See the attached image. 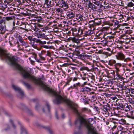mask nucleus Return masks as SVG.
<instances>
[{"label":"nucleus","mask_w":134,"mask_h":134,"mask_svg":"<svg viewBox=\"0 0 134 134\" xmlns=\"http://www.w3.org/2000/svg\"><path fill=\"white\" fill-rule=\"evenodd\" d=\"M76 19L79 21L82 20L84 18L82 15L79 14H76Z\"/></svg>","instance_id":"nucleus-10"},{"label":"nucleus","mask_w":134,"mask_h":134,"mask_svg":"<svg viewBox=\"0 0 134 134\" xmlns=\"http://www.w3.org/2000/svg\"><path fill=\"white\" fill-rule=\"evenodd\" d=\"M7 4H4L3 3L2 1L0 2V7L2 8L1 9L3 10L4 11V10L5 9L7 8Z\"/></svg>","instance_id":"nucleus-9"},{"label":"nucleus","mask_w":134,"mask_h":134,"mask_svg":"<svg viewBox=\"0 0 134 134\" xmlns=\"http://www.w3.org/2000/svg\"><path fill=\"white\" fill-rule=\"evenodd\" d=\"M12 88L15 91L18 92L21 97L23 96L24 95V94L23 92L19 87H18V86H16L14 84H12Z\"/></svg>","instance_id":"nucleus-5"},{"label":"nucleus","mask_w":134,"mask_h":134,"mask_svg":"<svg viewBox=\"0 0 134 134\" xmlns=\"http://www.w3.org/2000/svg\"><path fill=\"white\" fill-rule=\"evenodd\" d=\"M127 133L126 131H122L121 133V134H126V133Z\"/></svg>","instance_id":"nucleus-64"},{"label":"nucleus","mask_w":134,"mask_h":134,"mask_svg":"<svg viewBox=\"0 0 134 134\" xmlns=\"http://www.w3.org/2000/svg\"><path fill=\"white\" fill-rule=\"evenodd\" d=\"M114 37V36H108L107 37V39H109V40H111L113 39Z\"/></svg>","instance_id":"nucleus-46"},{"label":"nucleus","mask_w":134,"mask_h":134,"mask_svg":"<svg viewBox=\"0 0 134 134\" xmlns=\"http://www.w3.org/2000/svg\"><path fill=\"white\" fill-rule=\"evenodd\" d=\"M18 39L21 43H22L23 45H24V44H25V43L24 42V40L22 38L20 35L18 36Z\"/></svg>","instance_id":"nucleus-21"},{"label":"nucleus","mask_w":134,"mask_h":134,"mask_svg":"<svg viewBox=\"0 0 134 134\" xmlns=\"http://www.w3.org/2000/svg\"><path fill=\"white\" fill-rule=\"evenodd\" d=\"M32 25L31 24H24L25 26L24 28L21 27V29L25 30L26 31H31L32 30L34 31L36 30V27L33 24Z\"/></svg>","instance_id":"nucleus-2"},{"label":"nucleus","mask_w":134,"mask_h":134,"mask_svg":"<svg viewBox=\"0 0 134 134\" xmlns=\"http://www.w3.org/2000/svg\"><path fill=\"white\" fill-rule=\"evenodd\" d=\"M93 33V31L91 30H87V29L84 30V36H90Z\"/></svg>","instance_id":"nucleus-6"},{"label":"nucleus","mask_w":134,"mask_h":134,"mask_svg":"<svg viewBox=\"0 0 134 134\" xmlns=\"http://www.w3.org/2000/svg\"><path fill=\"white\" fill-rule=\"evenodd\" d=\"M28 113L30 114H32V112H31V111L30 110H28Z\"/></svg>","instance_id":"nucleus-63"},{"label":"nucleus","mask_w":134,"mask_h":134,"mask_svg":"<svg viewBox=\"0 0 134 134\" xmlns=\"http://www.w3.org/2000/svg\"><path fill=\"white\" fill-rule=\"evenodd\" d=\"M80 70H86L88 71H90V70L86 66H83L81 68Z\"/></svg>","instance_id":"nucleus-22"},{"label":"nucleus","mask_w":134,"mask_h":134,"mask_svg":"<svg viewBox=\"0 0 134 134\" xmlns=\"http://www.w3.org/2000/svg\"><path fill=\"white\" fill-rule=\"evenodd\" d=\"M32 55L34 56V57L35 59H36V61H37L38 62H39L40 61L38 59H36V57H37V55L36 54L34 53H31Z\"/></svg>","instance_id":"nucleus-31"},{"label":"nucleus","mask_w":134,"mask_h":134,"mask_svg":"<svg viewBox=\"0 0 134 134\" xmlns=\"http://www.w3.org/2000/svg\"><path fill=\"white\" fill-rule=\"evenodd\" d=\"M71 30L72 32V35L73 36H76L77 35V29L75 28H71Z\"/></svg>","instance_id":"nucleus-13"},{"label":"nucleus","mask_w":134,"mask_h":134,"mask_svg":"<svg viewBox=\"0 0 134 134\" xmlns=\"http://www.w3.org/2000/svg\"><path fill=\"white\" fill-rule=\"evenodd\" d=\"M35 34V35L37 36V38H44L46 36L44 33L40 31H38Z\"/></svg>","instance_id":"nucleus-7"},{"label":"nucleus","mask_w":134,"mask_h":134,"mask_svg":"<svg viewBox=\"0 0 134 134\" xmlns=\"http://www.w3.org/2000/svg\"><path fill=\"white\" fill-rule=\"evenodd\" d=\"M39 57L42 60H44L45 59V58H44V57L42 56V55L40 54H39Z\"/></svg>","instance_id":"nucleus-42"},{"label":"nucleus","mask_w":134,"mask_h":134,"mask_svg":"<svg viewBox=\"0 0 134 134\" xmlns=\"http://www.w3.org/2000/svg\"><path fill=\"white\" fill-rule=\"evenodd\" d=\"M129 101L131 103L134 104V98H130L129 99Z\"/></svg>","instance_id":"nucleus-35"},{"label":"nucleus","mask_w":134,"mask_h":134,"mask_svg":"<svg viewBox=\"0 0 134 134\" xmlns=\"http://www.w3.org/2000/svg\"><path fill=\"white\" fill-rule=\"evenodd\" d=\"M48 131L50 134H54V132L50 129H48Z\"/></svg>","instance_id":"nucleus-45"},{"label":"nucleus","mask_w":134,"mask_h":134,"mask_svg":"<svg viewBox=\"0 0 134 134\" xmlns=\"http://www.w3.org/2000/svg\"><path fill=\"white\" fill-rule=\"evenodd\" d=\"M28 39L31 42H30L29 43L30 44H31L32 46L33 47H36L34 44V43L33 42H32V37L31 36H29L27 37Z\"/></svg>","instance_id":"nucleus-15"},{"label":"nucleus","mask_w":134,"mask_h":134,"mask_svg":"<svg viewBox=\"0 0 134 134\" xmlns=\"http://www.w3.org/2000/svg\"><path fill=\"white\" fill-rule=\"evenodd\" d=\"M101 19L96 18V19L94 20V21L95 25H99L101 24L102 21Z\"/></svg>","instance_id":"nucleus-11"},{"label":"nucleus","mask_w":134,"mask_h":134,"mask_svg":"<svg viewBox=\"0 0 134 134\" xmlns=\"http://www.w3.org/2000/svg\"><path fill=\"white\" fill-rule=\"evenodd\" d=\"M74 16L75 14L73 12H70L67 15L68 17L70 19L74 18Z\"/></svg>","instance_id":"nucleus-18"},{"label":"nucleus","mask_w":134,"mask_h":134,"mask_svg":"<svg viewBox=\"0 0 134 134\" xmlns=\"http://www.w3.org/2000/svg\"><path fill=\"white\" fill-rule=\"evenodd\" d=\"M41 41L39 39H36V42L37 43H39L40 44L41 42Z\"/></svg>","instance_id":"nucleus-55"},{"label":"nucleus","mask_w":134,"mask_h":134,"mask_svg":"<svg viewBox=\"0 0 134 134\" xmlns=\"http://www.w3.org/2000/svg\"><path fill=\"white\" fill-rule=\"evenodd\" d=\"M91 3L88 0H86L85 2V4H86L87 5H88V6L90 7V4H91Z\"/></svg>","instance_id":"nucleus-32"},{"label":"nucleus","mask_w":134,"mask_h":134,"mask_svg":"<svg viewBox=\"0 0 134 134\" xmlns=\"http://www.w3.org/2000/svg\"><path fill=\"white\" fill-rule=\"evenodd\" d=\"M132 30H127V33L129 34H131L132 33Z\"/></svg>","instance_id":"nucleus-47"},{"label":"nucleus","mask_w":134,"mask_h":134,"mask_svg":"<svg viewBox=\"0 0 134 134\" xmlns=\"http://www.w3.org/2000/svg\"><path fill=\"white\" fill-rule=\"evenodd\" d=\"M81 111L82 112H87L88 113H90L91 112V111L90 109L86 108H82L81 109Z\"/></svg>","instance_id":"nucleus-14"},{"label":"nucleus","mask_w":134,"mask_h":134,"mask_svg":"<svg viewBox=\"0 0 134 134\" xmlns=\"http://www.w3.org/2000/svg\"><path fill=\"white\" fill-rule=\"evenodd\" d=\"M134 6V1H133V2H129L127 4V6L125 7L127 8V7H132Z\"/></svg>","instance_id":"nucleus-16"},{"label":"nucleus","mask_w":134,"mask_h":134,"mask_svg":"<svg viewBox=\"0 0 134 134\" xmlns=\"http://www.w3.org/2000/svg\"><path fill=\"white\" fill-rule=\"evenodd\" d=\"M92 2L94 3L98 6V3H99V2H98V1H97L96 0H93Z\"/></svg>","instance_id":"nucleus-44"},{"label":"nucleus","mask_w":134,"mask_h":134,"mask_svg":"<svg viewBox=\"0 0 134 134\" xmlns=\"http://www.w3.org/2000/svg\"><path fill=\"white\" fill-rule=\"evenodd\" d=\"M62 7H64L65 9L68 8V5L67 3H66L64 1H62Z\"/></svg>","instance_id":"nucleus-17"},{"label":"nucleus","mask_w":134,"mask_h":134,"mask_svg":"<svg viewBox=\"0 0 134 134\" xmlns=\"http://www.w3.org/2000/svg\"><path fill=\"white\" fill-rule=\"evenodd\" d=\"M38 26L40 27H42L43 26V25L40 24H38Z\"/></svg>","instance_id":"nucleus-62"},{"label":"nucleus","mask_w":134,"mask_h":134,"mask_svg":"<svg viewBox=\"0 0 134 134\" xmlns=\"http://www.w3.org/2000/svg\"><path fill=\"white\" fill-rule=\"evenodd\" d=\"M118 107L119 108L122 109L124 108V106L123 104L122 103H119L118 105Z\"/></svg>","instance_id":"nucleus-24"},{"label":"nucleus","mask_w":134,"mask_h":134,"mask_svg":"<svg viewBox=\"0 0 134 134\" xmlns=\"http://www.w3.org/2000/svg\"><path fill=\"white\" fill-rule=\"evenodd\" d=\"M60 8H57L56 9V11L58 12H60Z\"/></svg>","instance_id":"nucleus-57"},{"label":"nucleus","mask_w":134,"mask_h":134,"mask_svg":"<svg viewBox=\"0 0 134 134\" xmlns=\"http://www.w3.org/2000/svg\"><path fill=\"white\" fill-rule=\"evenodd\" d=\"M4 29V27L1 24H0V30H3Z\"/></svg>","instance_id":"nucleus-51"},{"label":"nucleus","mask_w":134,"mask_h":134,"mask_svg":"<svg viewBox=\"0 0 134 134\" xmlns=\"http://www.w3.org/2000/svg\"><path fill=\"white\" fill-rule=\"evenodd\" d=\"M71 40L73 42H74L78 43L79 42V40L75 38H72L71 39Z\"/></svg>","instance_id":"nucleus-27"},{"label":"nucleus","mask_w":134,"mask_h":134,"mask_svg":"<svg viewBox=\"0 0 134 134\" xmlns=\"http://www.w3.org/2000/svg\"><path fill=\"white\" fill-rule=\"evenodd\" d=\"M131 115L129 116L130 118L134 119V110L132 111L131 113Z\"/></svg>","instance_id":"nucleus-26"},{"label":"nucleus","mask_w":134,"mask_h":134,"mask_svg":"<svg viewBox=\"0 0 134 134\" xmlns=\"http://www.w3.org/2000/svg\"><path fill=\"white\" fill-rule=\"evenodd\" d=\"M115 67H121V64L120 63H117L115 64L114 65Z\"/></svg>","instance_id":"nucleus-37"},{"label":"nucleus","mask_w":134,"mask_h":134,"mask_svg":"<svg viewBox=\"0 0 134 134\" xmlns=\"http://www.w3.org/2000/svg\"><path fill=\"white\" fill-rule=\"evenodd\" d=\"M23 83L27 87V88H30V85L28 83L26 82H23Z\"/></svg>","instance_id":"nucleus-28"},{"label":"nucleus","mask_w":134,"mask_h":134,"mask_svg":"<svg viewBox=\"0 0 134 134\" xmlns=\"http://www.w3.org/2000/svg\"><path fill=\"white\" fill-rule=\"evenodd\" d=\"M49 0H45V2L44 3V5H46V7L47 8H49V6L48 5Z\"/></svg>","instance_id":"nucleus-25"},{"label":"nucleus","mask_w":134,"mask_h":134,"mask_svg":"<svg viewBox=\"0 0 134 134\" xmlns=\"http://www.w3.org/2000/svg\"><path fill=\"white\" fill-rule=\"evenodd\" d=\"M46 43V42L45 41H41L40 44H45Z\"/></svg>","instance_id":"nucleus-56"},{"label":"nucleus","mask_w":134,"mask_h":134,"mask_svg":"<svg viewBox=\"0 0 134 134\" xmlns=\"http://www.w3.org/2000/svg\"><path fill=\"white\" fill-rule=\"evenodd\" d=\"M25 50L27 51H29L30 49V47L29 46L25 47Z\"/></svg>","instance_id":"nucleus-40"},{"label":"nucleus","mask_w":134,"mask_h":134,"mask_svg":"<svg viewBox=\"0 0 134 134\" xmlns=\"http://www.w3.org/2000/svg\"><path fill=\"white\" fill-rule=\"evenodd\" d=\"M123 17L124 15H123L120 14L118 16V18H119V19H120L123 18Z\"/></svg>","instance_id":"nucleus-48"},{"label":"nucleus","mask_w":134,"mask_h":134,"mask_svg":"<svg viewBox=\"0 0 134 134\" xmlns=\"http://www.w3.org/2000/svg\"><path fill=\"white\" fill-rule=\"evenodd\" d=\"M116 61L114 60H110L109 62V64L110 65H113V64H115Z\"/></svg>","instance_id":"nucleus-19"},{"label":"nucleus","mask_w":134,"mask_h":134,"mask_svg":"<svg viewBox=\"0 0 134 134\" xmlns=\"http://www.w3.org/2000/svg\"><path fill=\"white\" fill-rule=\"evenodd\" d=\"M77 56L79 58L81 59L82 60L83 59H82V58H83L84 57V55H82L80 54H77Z\"/></svg>","instance_id":"nucleus-34"},{"label":"nucleus","mask_w":134,"mask_h":134,"mask_svg":"<svg viewBox=\"0 0 134 134\" xmlns=\"http://www.w3.org/2000/svg\"><path fill=\"white\" fill-rule=\"evenodd\" d=\"M116 57L117 59L122 60H123L125 58V55L121 52L117 53Z\"/></svg>","instance_id":"nucleus-4"},{"label":"nucleus","mask_w":134,"mask_h":134,"mask_svg":"<svg viewBox=\"0 0 134 134\" xmlns=\"http://www.w3.org/2000/svg\"><path fill=\"white\" fill-rule=\"evenodd\" d=\"M119 123L122 125L125 124L126 123V121L124 119H121L119 120Z\"/></svg>","instance_id":"nucleus-20"},{"label":"nucleus","mask_w":134,"mask_h":134,"mask_svg":"<svg viewBox=\"0 0 134 134\" xmlns=\"http://www.w3.org/2000/svg\"><path fill=\"white\" fill-rule=\"evenodd\" d=\"M84 30H83L81 29L80 27H79V29L77 30V35H82L83 36Z\"/></svg>","instance_id":"nucleus-12"},{"label":"nucleus","mask_w":134,"mask_h":134,"mask_svg":"<svg viewBox=\"0 0 134 134\" xmlns=\"http://www.w3.org/2000/svg\"><path fill=\"white\" fill-rule=\"evenodd\" d=\"M49 106L48 103H47L45 106L43 108L42 110L43 112H49Z\"/></svg>","instance_id":"nucleus-8"},{"label":"nucleus","mask_w":134,"mask_h":134,"mask_svg":"<svg viewBox=\"0 0 134 134\" xmlns=\"http://www.w3.org/2000/svg\"><path fill=\"white\" fill-rule=\"evenodd\" d=\"M0 58L2 60L5 59L8 64L13 66L18 70L24 78L33 81L36 84L39 85L50 94L54 96L55 97V98L53 100L54 103L59 104L65 103L69 105L77 116V118L75 122V124L76 126L79 125V112L77 109L78 106L77 104L68 99L66 97H62L59 93L47 87L43 83L41 79H36L30 73L29 71L23 68L18 64L16 57L10 55L5 50L0 47Z\"/></svg>","instance_id":"nucleus-1"},{"label":"nucleus","mask_w":134,"mask_h":134,"mask_svg":"<svg viewBox=\"0 0 134 134\" xmlns=\"http://www.w3.org/2000/svg\"><path fill=\"white\" fill-rule=\"evenodd\" d=\"M103 110L105 111H106L107 110V106L106 105H103Z\"/></svg>","instance_id":"nucleus-41"},{"label":"nucleus","mask_w":134,"mask_h":134,"mask_svg":"<svg viewBox=\"0 0 134 134\" xmlns=\"http://www.w3.org/2000/svg\"><path fill=\"white\" fill-rule=\"evenodd\" d=\"M130 60V58H126V59L125 58L124 60V61L127 62V60Z\"/></svg>","instance_id":"nucleus-53"},{"label":"nucleus","mask_w":134,"mask_h":134,"mask_svg":"<svg viewBox=\"0 0 134 134\" xmlns=\"http://www.w3.org/2000/svg\"><path fill=\"white\" fill-rule=\"evenodd\" d=\"M79 79V78L78 77H74L73 78V81H76Z\"/></svg>","instance_id":"nucleus-54"},{"label":"nucleus","mask_w":134,"mask_h":134,"mask_svg":"<svg viewBox=\"0 0 134 134\" xmlns=\"http://www.w3.org/2000/svg\"><path fill=\"white\" fill-rule=\"evenodd\" d=\"M89 24L90 25H92L93 26L95 25L94 21L93 20L89 21Z\"/></svg>","instance_id":"nucleus-29"},{"label":"nucleus","mask_w":134,"mask_h":134,"mask_svg":"<svg viewBox=\"0 0 134 134\" xmlns=\"http://www.w3.org/2000/svg\"><path fill=\"white\" fill-rule=\"evenodd\" d=\"M94 110L97 111V114H98L100 113L99 109L97 107H94Z\"/></svg>","instance_id":"nucleus-30"},{"label":"nucleus","mask_w":134,"mask_h":134,"mask_svg":"<svg viewBox=\"0 0 134 134\" xmlns=\"http://www.w3.org/2000/svg\"><path fill=\"white\" fill-rule=\"evenodd\" d=\"M54 5V3H51V1H49L48 3V5L49 6V8L51 7H52Z\"/></svg>","instance_id":"nucleus-33"},{"label":"nucleus","mask_w":134,"mask_h":134,"mask_svg":"<svg viewBox=\"0 0 134 134\" xmlns=\"http://www.w3.org/2000/svg\"><path fill=\"white\" fill-rule=\"evenodd\" d=\"M115 69H116V73H117L119 71V67H115Z\"/></svg>","instance_id":"nucleus-49"},{"label":"nucleus","mask_w":134,"mask_h":134,"mask_svg":"<svg viewBox=\"0 0 134 134\" xmlns=\"http://www.w3.org/2000/svg\"><path fill=\"white\" fill-rule=\"evenodd\" d=\"M47 52V54H46V55H47L48 56H51V53H50V52H49V51H48Z\"/></svg>","instance_id":"nucleus-59"},{"label":"nucleus","mask_w":134,"mask_h":134,"mask_svg":"<svg viewBox=\"0 0 134 134\" xmlns=\"http://www.w3.org/2000/svg\"><path fill=\"white\" fill-rule=\"evenodd\" d=\"M12 125L13 128L15 129L16 128V126L13 122V121L10 120V121L9 123L7 124L6 125V127L5 128L4 130L7 131L9 130L10 128V125Z\"/></svg>","instance_id":"nucleus-3"},{"label":"nucleus","mask_w":134,"mask_h":134,"mask_svg":"<svg viewBox=\"0 0 134 134\" xmlns=\"http://www.w3.org/2000/svg\"><path fill=\"white\" fill-rule=\"evenodd\" d=\"M5 21V19L4 18L3 19H0V24H2V23H4Z\"/></svg>","instance_id":"nucleus-38"},{"label":"nucleus","mask_w":134,"mask_h":134,"mask_svg":"<svg viewBox=\"0 0 134 134\" xmlns=\"http://www.w3.org/2000/svg\"><path fill=\"white\" fill-rule=\"evenodd\" d=\"M43 48H49L50 47H49L48 46H43Z\"/></svg>","instance_id":"nucleus-60"},{"label":"nucleus","mask_w":134,"mask_h":134,"mask_svg":"<svg viewBox=\"0 0 134 134\" xmlns=\"http://www.w3.org/2000/svg\"><path fill=\"white\" fill-rule=\"evenodd\" d=\"M76 52V55H77V54H80V52L79 51V49L78 48L76 49L75 50Z\"/></svg>","instance_id":"nucleus-36"},{"label":"nucleus","mask_w":134,"mask_h":134,"mask_svg":"<svg viewBox=\"0 0 134 134\" xmlns=\"http://www.w3.org/2000/svg\"><path fill=\"white\" fill-rule=\"evenodd\" d=\"M97 1H98V2H99L98 3V6L99 5H100L102 3L103 0H96Z\"/></svg>","instance_id":"nucleus-39"},{"label":"nucleus","mask_w":134,"mask_h":134,"mask_svg":"<svg viewBox=\"0 0 134 134\" xmlns=\"http://www.w3.org/2000/svg\"><path fill=\"white\" fill-rule=\"evenodd\" d=\"M90 7H92V8H96L95 6V5H94L92 3H91V4H90Z\"/></svg>","instance_id":"nucleus-50"},{"label":"nucleus","mask_w":134,"mask_h":134,"mask_svg":"<svg viewBox=\"0 0 134 134\" xmlns=\"http://www.w3.org/2000/svg\"><path fill=\"white\" fill-rule=\"evenodd\" d=\"M14 17L13 16L10 17H6L5 18V19L8 21L13 20Z\"/></svg>","instance_id":"nucleus-23"},{"label":"nucleus","mask_w":134,"mask_h":134,"mask_svg":"<svg viewBox=\"0 0 134 134\" xmlns=\"http://www.w3.org/2000/svg\"><path fill=\"white\" fill-rule=\"evenodd\" d=\"M21 134H27L26 132V131L25 130L24 131H23Z\"/></svg>","instance_id":"nucleus-61"},{"label":"nucleus","mask_w":134,"mask_h":134,"mask_svg":"<svg viewBox=\"0 0 134 134\" xmlns=\"http://www.w3.org/2000/svg\"><path fill=\"white\" fill-rule=\"evenodd\" d=\"M118 129L120 131H121L123 129V128L121 126H120L118 127Z\"/></svg>","instance_id":"nucleus-52"},{"label":"nucleus","mask_w":134,"mask_h":134,"mask_svg":"<svg viewBox=\"0 0 134 134\" xmlns=\"http://www.w3.org/2000/svg\"><path fill=\"white\" fill-rule=\"evenodd\" d=\"M80 86V83H76L75 84H74V87H77L78 86Z\"/></svg>","instance_id":"nucleus-43"},{"label":"nucleus","mask_w":134,"mask_h":134,"mask_svg":"<svg viewBox=\"0 0 134 134\" xmlns=\"http://www.w3.org/2000/svg\"><path fill=\"white\" fill-rule=\"evenodd\" d=\"M29 59L30 60L31 64L32 65H34V61L32 60L31 59H30V58H29Z\"/></svg>","instance_id":"nucleus-58"}]
</instances>
